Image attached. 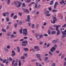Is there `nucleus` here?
<instances>
[{"label":"nucleus","mask_w":66,"mask_h":66,"mask_svg":"<svg viewBox=\"0 0 66 66\" xmlns=\"http://www.w3.org/2000/svg\"><path fill=\"white\" fill-rule=\"evenodd\" d=\"M62 38H64V37H66V33L65 32H66V29L64 31H62Z\"/></svg>","instance_id":"nucleus-1"},{"label":"nucleus","mask_w":66,"mask_h":66,"mask_svg":"<svg viewBox=\"0 0 66 66\" xmlns=\"http://www.w3.org/2000/svg\"><path fill=\"white\" fill-rule=\"evenodd\" d=\"M53 18L54 20H53V21L51 20V22L52 23H54L57 20V19L56 17H53Z\"/></svg>","instance_id":"nucleus-2"},{"label":"nucleus","mask_w":66,"mask_h":66,"mask_svg":"<svg viewBox=\"0 0 66 66\" xmlns=\"http://www.w3.org/2000/svg\"><path fill=\"white\" fill-rule=\"evenodd\" d=\"M30 16L29 15H28L27 16V19H26V21H27V22H30Z\"/></svg>","instance_id":"nucleus-3"},{"label":"nucleus","mask_w":66,"mask_h":66,"mask_svg":"<svg viewBox=\"0 0 66 66\" xmlns=\"http://www.w3.org/2000/svg\"><path fill=\"white\" fill-rule=\"evenodd\" d=\"M56 5H58V2H56L55 3V4L54 5V9H55L56 8Z\"/></svg>","instance_id":"nucleus-4"},{"label":"nucleus","mask_w":66,"mask_h":66,"mask_svg":"<svg viewBox=\"0 0 66 66\" xmlns=\"http://www.w3.org/2000/svg\"><path fill=\"white\" fill-rule=\"evenodd\" d=\"M55 49H56V48L55 47H53L51 48L50 49V51L52 52H53V50L55 51Z\"/></svg>","instance_id":"nucleus-5"},{"label":"nucleus","mask_w":66,"mask_h":66,"mask_svg":"<svg viewBox=\"0 0 66 66\" xmlns=\"http://www.w3.org/2000/svg\"><path fill=\"white\" fill-rule=\"evenodd\" d=\"M12 53H14L13 54H12L11 55L12 56H14L15 55V54H16L15 52H14V51L13 50H12Z\"/></svg>","instance_id":"nucleus-6"},{"label":"nucleus","mask_w":66,"mask_h":66,"mask_svg":"<svg viewBox=\"0 0 66 66\" xmlns=\"http://www.w3.org/2000/svg\"><path fill=\"white\" fill-rule=\"evenodd\" d=\"M23 35H25V36H27V35H28V32L23 31Z\"/></svg>","instance_id":"nucleus-7"},{"label":"nucleus","mask_w":66,"mask_h":66,"mask_svg":"<svg viewBox=\"0 0 66 66\" xmlns=\"http://www.w3.org/2000/svg\"><path fill=\"white\" fill-rule=\"evenodd\" d=\"M39 36V38H43V37L44 36V35H43V34H38Z\"/></svg>","instance_id":"nucleus-8"},{"label":"nucleus","mask_w":66,"mask_h":66,"mask_svg":"<svg viewBox=\"0 0 66 66\" xmlns=\"http://www.w3.org/2000/svg\"><path fill=\"white\" fill-rule=\"evenodd\" d=\"M14 2L15 5H17V3H19V2L18 1H16V2L14 1Z\"/></svg>","instance_id":"nucleus-9"},{"label":"nucleus","mask_w":66,"mask_h":66,"mask_svg":"<svg viewBox=\"0 0 66 66\" xmlns=\"http://www.w3.org/2000/svg\"><path fill=\"white\" fill-rule=\"evenodd\" d=\"M59 34H61V33L60 32V31L58 30L57 31V36H59Z\"/></svg>","instance_id":"nucleus-10"},{"label":"nucleus","mask_w":66,"mask_h":66,"mask_svg":"<svg viewBox=\"0 0 66 66\" xmlns=\"http://www.w3.org/2000/svg\"><path fill=\"white\" fill-rule=\"evenodd\" d=\"M52 43L53 44H56L57 43V41L56 40H54L52 41Z\"/></svg>","instance_id":"nucleus-11"},{"label":"nucleus","mask_w":66,"mask_h":66,"mask_svg":"<svg viewBox=\"0 0 66 66\" xmlns=\"http://www.w3.org/2000/svg\"><path fill=\"white\" fill-rule=\"evenodd\" d=\"M17 49H18V52H20V48L18 46H17Z\"/></svg>","instance_id":"nucleus-12"},{"label":"nucleus","mask_w":66,"mask_h":66,"mask_svg":"<svg viewBox=\"0 0 66 66\" xmlns=\"http://www.w3.org/2000/svg\"><path fill=\"white\" fill-rule=\"evenodd\" d=\"M36 56L38 58H40V56L39 55V54H37L36 55Z\"/></svg>","instance_id":"nucleus-13"},{"label":"nucleus","mask_w":66,"mask_h":66,"mask_svg":"<svg viewBox=\"0 0 66 66\" xmlns=\"http://www.w3.org/2000/svg\"><path fill=\"white\" fill-rule=\"evenodd\" d=\"M52 11L53 13H55V12H57V10H56L53 9L52 10Z\"/></svg>","instance_id":"nucleus-14"},{"label":"nucleus","mask_w":66,"mask_h":66,"mask_svg":"<svg viewBox=\"0 0 66 66\" xmlns=\"http://www.w3.org/2000/svg\"><path fill=\"white\" fill-rule=\"evenodd\" d=\"M54 1V0H52L51 1L50 3V5H52L53 4V2Z\"/></svg>","instance_id":"nucleus-15"},{"label":"nucleus","mask_w":66,"mask_h":66,"mask_svg":"<svg viewBox=\"0 0 66 66\" xmlns=\"http://www.w3.org/2000/svg\"><path fill=\"white\" fill-rule=\"evenodd\" d=\"M31 2V0H27V1L25 2V3H29Z\"/></svg>","instance_id":"nucleus-16"},{"label":"nucleus","mask_w":66,"mask_h":66,"mask_svg":"<svg viewBox=\"0 0 66 66\" xmlns=\"http://www.w3.org/2000/svg\"><path fill=\"white\" fill-rule=\"evenodd\" d=\"M56 33V31H53L52 32V34H55Z\"/></svg>","instance_id":"nucleus-17"},{"label":"nucleus","mask_w":66,"mask_h":66,"mask_svg":"<svg viewBox=\"0 0 66 66\" xmlns=\"http://www.w3.org/2000/svg\"><path fill=\"white\" fill-rule=\"evenodd\" d=\"M27 43L28 42L26 40L23 41L22 42V44H27Z\"/></svg>","instance_id":"nucleus-18"},{"label":"nucleus","mask_w":66,"mask_h":66,"mask_svg":"<svg viewBox=\"0 0 66 66\" xmlns=\"http://www.w3.org/2000/svg\"><path fill=\"white\" fill-rule=\"evenodd\" d=\"M22 28H21V29H20L19 30V31L20 33V34H22Z\"/></svg>","instance_id":"nucleus-19"},{"label":"nucleus","mask_w":66,"mask_h":66,"mask_svg":"<svg viewBox=\"0 0 66 66\" xmlns=\"http://www.w3.org/2000/svg\"><path fill=\"white\" fill-rule=\"evenodd\" d=\"M48 35H50L51 34V31H50V30H48Z\"/></svg>","instance_id":"nucleus-20"},{"label":"nucleus","mask_w":66,"mask_h":66,"mask_svg":"<svg viewBox=\"0 0 66 66\" xmlns=\"http://www.w3.org/2000/svg\"><path fill=\"white\" fill-rule=\"evenodd\" d=\"M23 50L26 51H28V48H25L23 49Z\"/></svg>","instance_id":"nucleus-21"},{"label":"nucleus","mask_w":66,"mask_h":66,"mask_svg":"<svg viewBox=\"0 0 66 66\" xmlns=\"http://www.w3.org/2000/svg\"><path fill=\"white\" fill-rule=\"evenodd\" d=\"M19 66H21V63L20 61H19Z\"/></svg>","instance_id":"nucleus-22"},{"label":"nucleus","mask_w":66,"mask_h":66,"mask_svg":"<svg viewBox=\"0 0 66 66\" xmlns=\"http://www.w3.org/2000/svg\"><path fill=\"white\" fill-rule=\"evenodd\" d=\"M9 61H13V59H12V57H10L9 58Z\"/></svg>","instance_id":"nucleus-23"},{"label":"nucleus","mask_w":66,"mask_h":66,"mask_svg":"<svg viewBox=\"0 0 66 66\" xmlns=\"http://www.w3.org/2000/svg\"><path fill=\"white\" fill-rule=\"evenodd\" d=\"M50 12L49 11H45V14H48V13H49Z\"/></svg>","instance_id":"nucleus-24"},{"label":"nucleus","mask_w":66,"mask_h":66,"mask_svg":"<svg viewBox=\"0 0 66 66\" xmlns=\"http://www.w3.org/2000/svg\"><path fill=\"white\" fill-rule=\"evenodd\" d=\"M48 57H45V59L44 60V61H47V60H48Z\"/></svg>","instance_id":"nucleus-25"},{"label":"nucleus","mask_w":66,"mask_h":66,"mask_svg":"<svg viewBox=\"0 0 66 66\" xmlns=\"http://www.w3.org/2000/svg\"><path fill=\"white\" fill-rule=\"evenodd\" d=\"M17 17V15H15L14 16L13 18L14 19H16Z\"/></svg>","instance_id":"nucleus-26"},{"label":"nucleus","mask_w":66,"mask_h":66,"mask_svg":"<svg viewBox=\"0 0 66 66\" xmlns=\"http://www.w3.org/2000/svg\"><path fill=\"white\" fill-rule=\"evenodd\" d=\"M50 30H54V28H52V27H50Z\"/></svg>","instance_id":"nucleus-27"},{"label":"nucleus","mask_w":66,"mask_h":66,"mask_svg":"<svg viewBox=\"0 0 66 66\" xmlns=\"http://www.w3.org/2000/svg\"><path fill=\"white\" fill-rule=\"evenodd\" d=\"M4 49L5 51H9V50L6 47H5Z\"/></svg>","instance_id":"nucleus-28"},{"label":"nucleus","mask_w":66,"mask_h":66,"mask_svg":"<svg viewBox=\"0 0 66 66\" xmlns=\"http://www.w3.org/2000/svg\"><path fill=\"white\" fill-rule=\"evenodd\" d=\"M37 7V3H36L35 5V7L36 9Z\"/></svg>","instance_id":"nucleus-29"},{"label":"nucleus","mask_w":66,"mask_h":66,"mask_svg":"<svg viewBox=\"0 0 66 66\" xmlns=\"http://www.w3.org/2000/svg\"><path fill=\"white\" fill-rule=\"evenodd\" d=\"M35 24H32V29H33V28H34L35 27Z\"/></svg>","instance_id":"nucleus-30"},{"label":"nucleus","mask_w":66,"mask_h":66,"mask_svg":"<svg viewBox=\"0 0 66 66\" xmlns=\"http://www.w3.org/2000/svg\"><path fill=\"white\" fill-rule=\"evenodd\" d=\"M2 31L3 32H6V30L4 29L3 28L2 29Z\"/></svg>","instance_id":"nucleus-31"},{"label":"nucleus","mask_w":66,"mask_h":66,"mask_svg":"<svg viewBox=\"0 0 66 66\" xmlns=\"http://www.w3.org/2000/svg\"><path fill=\"white\" fill-rule=\"evenodd\" d=\"M18 14L20 15V16H21V15H22V13L19 12L18 13Z\"/></svg>","instance_id":"nucleus-32"},{"label":"nucleus","mask_w":66,"mask_h":66,"mask_svg":"<svg viewBox=\"0 0 66 66\" xmlns=\"http://www.w3.org/2000/svg\"><path fill=\"white\" fill-rule=\"evenodd\" d=\"M15 61L14 60H13L12 61V65H14V63H15Z\"/></svg>","instance_id":"nucleus-33"},{"label":"nucleus","mask_w":66,"mask_h":66,"mask_svg":"<svg viewBox=\"0 0 66 66\" xmlns=\"http://www.w3.org/2000/svg\"><path fill=\"white\" fill-rule=\"evenodd\" d=\"M23 31H25V32H27V29L26 28H25L23 29Z\"/></svg>","instance_id":"nucleus-34"},{"label":"nucleus","mask_w":66,"mask_h":66,"mask_svg":"<svg viewBox=\"0 0 66 66\" xmlns=\"http://www.w3.org/2000/svg\"><path fill=\"white\" fill-rule=\"evenodd\" d=\"M5 13L4 12L3 13V16H6V14H5Z\"/></svg>","instance_id":"nucleus-35"},{"label":"nucleus","mask_w":66,"mask_h":66,"mask_svg":"<svg viewBox=\"0 0 66 66\" xmlns=\"http://www.w3.org/2000/svg\"><path fill=\"white\" fill-rule=\"evenodd\" d=\"M31 62H35V61H36V59H33L31 60Z\"/></svg>","instance_id":"nucleus-36"},{"label":"nucleus","mask_w":66,"mask_h":66,"mask_svg":"<svg viewBox=\"0 0 66 66\" xmlns=\"http://www.w3.org/2000/svg\"><path fill=\"white\" fill-rule=\"evenodd\" d=\"M26 13H29V12L28 9H26Z\"/></svg>","instance_id":"nucleus-37"},{"label":"nucleus","mask_w":66,"mask_h":66,"mask_svg":"<svg viewBox=\"0 0 66 66\" xmlns=\"http://www.w3.org/2000/svg\"><path fill=\"white\" fill-rule=\"evenodd\" d=\"M22 23V21H19V25H20V24H21Z\"/></svg>","instance_id":"nucleus-38"},{"label":"nucleus","mask_w":66,"mask_h":66,"mask_svg":"<svg viewBox=\"0 0 66 66\" xmlns=\"http://www.w3.org/2000/svg\"><path fill=\"white\" fill-rule=\"evenodd\" d=\"M6 59H5L3 61V63H5V62H6Z\"/></svg>","instance_id":"nucleus-39"},{"label":"nucleus","mask_w":66,"mask_h":66,"mask_svg":"<svg viewBox=\"0 0 66 66\" xmlns=\"http://www.w3.org/2000/svg\"><path fill=\"white\" fill-rule=\"evenodd\" d=\"M21 59H24L25 57L24 56H22L21 57Z\"/></svg>","instance_id":"nucleus-40"},{"label":"nucleus","mask_w":66,"mask_h":66,"mask_svg":"<svg viewBox=\"0 0 66 66\" xmlns=\"http://www.w3.org/2000/svg\"><path fill=\"white\" fill-rule=\"evenodd\" d=\"M40 7V5H38V6H37V9H39Z\"/></svg>","instance_id":"nucleus-41"},{"label":"nucleus","mask_w":66,"mask_h":66,"mask_svg":"<svg viewBox=\"0 0 66 66\" xmlns=\"http://www.w3.org/2000/svg\"><path fill=\"white\" fill-rule=\"evenodd\" d=\"M23 6L24 7L26 6V5L25 4V3H23L22 4Z\"/></svg>","instance_id":"nucleus-42"},{"label":"nucleus","mask_w":66,"mask_h":66,"mask_svg":"<svg viewBox=\"0 0 66 66\" xmlns=\"http://www.w3.org/2000/svg\"><path fill=\"white\" fill-rule=\"evenodd\" d=\"M34 48H35V49H38V46H35Z\"/></svg>","instance_id":"nucleus-43"},{"label":"nucleus","mask_w":66,"mask_h":66,"mask_svg":"<svg viewBox=\"0 0 66 66\" xmlns=\"http://www.w3.org/2000/svg\"><path fill=\"white\" fill-rule=\"evenodd\" d=\"M44 36H45V37H47L48 36V34H44Z\"/></svg>","instance_id":"nucleus-44"},{"label":"nucleus","mask_w":66,"mask_h":66,"mask_svg":"<svg viewBox=\"0 0 66 66\" xmlns=\"http://www.w3.org/2000/svg\"><path fill=\"white\" fill-rule=\"evenodd\" d=\"M50 15H51V14H47L46 15V16H50Z\"/></svg>","instance_id":"nucleus-45"},{"label":"nucleus","mask_w":66,"mask_h":66,"mask_svg":"<svg viewBox=\"0 0 66 66\" xmlns=\"http://www.w3.org/2000/svg\"><path fill=\"white\" fill-rule=\"evenodd\" d=\"M7 4H9L10 3V0H8L7 2Z\"/></svg>","instance_id":"nucleus-46"},{"label":"nucleus","mask_w":66,"mask_h":66,"mask_svg":"<svg viewBox=\"0 0 66 66\" xmlns=\"http://www.w3.org/2000/svg\"><path fill=\"white\" fill-rule=\"evenodd\" d=\"M64 54H63V55L61 56V59H63V58H64Z\"/></svg>","instance_id":"nucleus-47"},{"label":"nucleus","mask_w":66,"mask_h":66,"mask_svg":"<svg viewBox=\"0 0 66 66\" xmlns=\"http://www.w3.org/2000/svg\"><path fill=\"white\" fill-rule=\"evenodd\" d=\"M6 20H7V21H9V17L7 18L6 19Z\"/></svg>","instance_id":"nucleus-48"},{"label":"nucleus","mask_w":66,"mask_h":66,"mask_svg":"<svg viewBox=\"0 0 66 66\" xmlns=\"http://www.w3.org/2000/svg\"><path fill=\"white\" fill-rule=\"evenodd\" d=\"M48 10L50 11H51L52 10V9H51V7H50L48 8Z\"/></svg>","instance_id":"nucleus-49"},{"label":"nucleus","mask_w":66,"mask_h":66,"mask_svg":"<svg viewBox=\"0 0 66 66\" xmlns=\"http://www.w3.org/2000/svg\"><path fill=\"white\" fill-rule=\"evenodd\" d=\"M48 55H48V54L47 53H46L44 55L45 56H48Z\"/></svg>","instance_id":"nucleus-50"},{"label":"nucleus","mask_w":66,"mask_h":66,"mask_svg":"<svg viewBox=\"0 0 66 66\" xmlns=\"http://www.w3.org/2000/svg\"><path fill=\"white\" fill-rule=\"evenodd\" d=\"M39 26V25L38 24H37V25H36L37 29H38V27Z\"/></svg>","instance_id":"nucleus-51"},{"label":"nucleus","mask_w":66,"mask_h":66,"mask_svg":"<svg viewBox=\"0 0 66 66\" xmlns=\"http://www.w3.org/2000/svg\"><path fill=\"white\" fill-rule=\"evenodd\" d=\"M49 53L50 54V55H52V53H51V52L50 51L49 52Z\"/></svg>","instance_id":"nucleus-52"},{"label":"nucleus","mask_w":66,"mask_h":66,"mask_svg":"<svg viewBox=\"0 0 66 66\" xmlns=\"http://www.w3.org/2000/svg\"><path fill=\"white\" fill-rule=\"evenodd\" d=\"M27 38H28V37L27 36L24 37L23 38L24 39H27Z\"/></svg>","instance_id":"nucleus-53"},{"label":"nucleus","mask_w":66,"mask_h":66,"mask_svg":"<svg viewBox=\"0 0 66 66\" xmlns=\"http://www.w3.org/2000/svg\"><path fill=\"white\" fill-rule=\"evenodd\" d=\"M28 26H31V23H28Z\"/></svg>","instance_id":"nucleus-54"},{"label":"nucleus","mask_w":66,"mask_h":66,"mask_svg":"<svg viewBox=\"0 0 66 66\" xmlns=\"http://www.w3.org/2000/svg\"><path fill=\"white\" fill-rule=\"evenodd\" d=\"M14 15V13H12V14H11V17H12Z\"/></svg>","instance_id":"nucleus-55"},{"label":"nucleus","mask_w":66,"mask_h":66,"mask_svg":"<svg viewBox=\"0 0 66 66\" xmlns=\"http://www.w3.org/2000/svg\"><path fill=\"white\" fill-rule=\"evenodd\" d=\"M7 49H10V45L7 46Z\"/></svg>","instance_id":"nucleus-56"},{"label":"nucleus","mask_w":66,"mask_h":66,"mask_svg":"<svg viewBox=\"0 0 66 66\" xmlns=\"http://www.w3.org/2000/svg\"><path fill=\"white\" fill-rule=\"evenodd\" d=\"M50 45V43H48L47 45V47H49Z\"/></svg>","instance_id":"nucleus-57"},{"label":"nucleus","mask_w":66,"mask_h":66,"mask_svg":"<svg viewBox=\"0 0 66 66\" xmlns=\"http://www.w3.org/2000/svg\"><path fill=\"white\" fill-rule=\"evenodd\" d=\"M14 26L15 28H16V27L17 26V23H15V24L14 25Z\"/></svg>","instance_id":"nucleus-58"},{"label":"nucleus","mask_w":66,"mask_h":66,"mask_svg":"<svg viewBox=\"0 0 66 66\" xmlns=\"http://www.w3.org/2000/svg\"><path fill=\"white\" fill-rule=\"evenodd\" d=\"M5 13L6 15H9V12H5Z\"/></svg>","instance_id":"nucleus-59"},{"label":"nucleus","mask_w":66,"mask_h":66,"mask_svg":"<svg viewBox=\"0 0 66 66\" xmlns=\"http://www.w3.org/2000/svg\"><path fill=\"white\" fill-rule=\"evenodd\" d=\"M10 27V26H7L6 29V30H9V28Z\"/></svg>","instance_id":"nucleus-60"},{"label":"nucleus","mask_w":66,"mask_h":66,"mask_svg":"<svg viewBox=\"0 0 66 66\" xmlns=\"http://www.w3.org/2000/svg\"><path fill=\"white\" fill-rule=\"evenodd\" d=\"M11 36L12 38H14V35L13 34H12L11 35Z\"/></svg>","instance_id":"nucleus-61"},{"label":"nucleus","mask_w":66,"mask_h":66,"mask_svg":"<svg viewBox=\"0 0 66 66\" xmlns=\"http://www.w3.org/2000/svg\"><path fill=\"white\" fill-rule=\"evenodd\" d=\"M66 26V24H65L63 26H62V28H64V27H65Z\"/></svg>","instance_id":"nucleus-62"},{"label":"nucleus","mask_w":66,"mask_h":66,"mask_svg":"<svg viewBox=\"0 0 66 66\" xmlns=\"http://www.w3.org/2000/svg\"><path fill=\"white\" fill-rule=\"evenodd\" d=\"M13 34H17V33H16V31H14L13 32Z\"/></svg>","instance_id":"nucleus-63"},{"label":"nucleus","mask_w":66,"mask_h":66,"mask_svg":"<svg viewBox=\"0 0 66 66\" xmlns=\"http://www.w3.org/2000/svg\"><path fill=\"white\" fill-rule=\"evenodd\" d=\"M64 66H66V61L64 62Z\"/></svg>","instance_id":"nucleus-64"}]
</instances>
